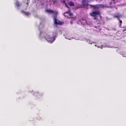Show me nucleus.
<instances>
[{
    "label": "nucleus",
    "mask_w": 126,
    "mask_h": 126,
    "mask_svg": "<svg viewBox=\"0 0 126 126\" xmlns=\"http://www.w3.org/2000/svg\"><path fill=\"white\" fill-rule=\"evenodd\" d=\"M46 12L48 13H53L54 15L53 17V19L54 20V23L56 25L58 24L59 25H62L63 23V22H61L59 20H58L57 19V16L58 14V13L56 11H54L52 10H46Z\"/></svg>",
    "instance_id": "f257e3e1"
},
{
    "label": "nucleus",
    "mask_w": 126,
    "mask_h": 126,
    "mask_svg": "<svg viewBox=\"0 0 126 126\" xmlns=\"http://www.w3.org/2000/svg\"><path fill=\"white\" fill-rule=\"evenodd\" d=\"M43 35V37L48 42H50V43H52L54 42L55 40L54 37H52L45 33H44Z\"/></svg>",
    "instance_id": "f03ea898"
},
{
    "label": "nucleus",
    "mask_w": 126,
    "mask_h": 126,
    "mask_svg": "<svg viewBox=\"0 0 126 126\" xmlns=\"http://www.w3.org/2000/svg\"><path fill=\"white\" fill-rule=\"evenodd\" d=\"M69 14V16H72L73 15V14L70 12H65L64 13V16L65 17H67L69 18H71L72 21L76 19L75 17H69L65 15V14Z\"/></svg>",
    "instance_id": "7ed1b4c3"
},
{
    "label": "nucleus",
    "mask_w": 126,
    "mask_h": 126,
    "mask_svg": "<svg viewBox=\"0 0 126 126\" xmlns=\"http://www.w3.org/2000/svg\"><path fill=\"white\" fill-rule=\"evenodd\" d=\"M100 14V12L99 11L92 12L90 14L91 16L94 17L96 16L97 15H98Z\"/></svg>",
    "instance_id": "20e7f679"
},
{
    "label": "nucleus",
    "mask_w": 126,
    "mask_h": 126,
    "mask_svg": "<svg viewBox=\"0 0 126 126\" xmlns=\"http://www.w3.org/2000/svg\"><path fill=\"white\" fill-rule=\"evenodd\" d=\"M89 5L91 7H93L94 9H98L99 7L98 5H92L89 4Z\"/></svg>",
    "instance_id": "39448f33"
},
{
    "label": "nucleus",
    "mask_w": 126,
    "mask_h": 126,
    "mask_svg": "<svg viewBox=\"0 0 126 126\" xmlns=\"http://www.w3.org/2000/svg\"><path fill=\"white\" fill-rule=\"evenodd\" d=\"M16 4L17 6V7H20L21 5V4L20 2L18 1H17L16 2Z\"/></svg>",
    "instance_id": "423d86ee"
},
{
    "label": "nucleus",
    "mask_w": 126,
    "mask_h": 126,
    "mask_svg": "<svg viewBox=\"0 0 126 126\" xmlns=\"http://www.w3.org/2000/svg\"><path fill=\"white\" fill-rule=\"evenodd\" d=\"M68 4L70 6H74V3L72 1L69 2Z\"/></svg>",
    "instance_id": "0eeeda50"
},
{
    "label": "nucleus",
    "mask_w": 126,
    "mask_h": 126,
    "mask_svg": "<svg viewBox=\"0 0 126 126\" xmlns=\"http://www.w3.org/2000/svg\"><path fill=\"white\" fill-rule=\"evenodd\" d=\"M83 4L84 5L86 6H88V5H89L87 2L85 1H84V2H83Z\"/></svg>",
    "instance_id": "6e6552de"
},
{
    "label": "nucleus",
    "mask_w": 126,
    "mask_h": 126,
    "mask_svg": "<svg viewBox=\"0 0 126 126\" xmlns=\"http://www.w3.org/2000/svg\"><path fill=\"white\" fill-rule=\"evenodd\" d=\"M24 14L28 16L30 15V13L28 12H25Z\"/></svg>",
    "instance_id": "1a4fd4ad"
},
{
    "label": "nucleus",
    "mask_w": 126,
    "mask_h": 126,
    "mask_svg": "<svg viewBox=\"0 0 126 126\" xmlns=\"http://www.w3.org/2000/svg\"><path fill=\"white\" fill-rule=\"evenodd\" d=\"M29 1L30 0H27V2L26 3V4H27V7L29 5Z\"/></svg>",
    "instance_id": "9d476101"
},
{
    "label": "nucleus",
    "mask_w": 126,
    "mask_h": 126,
    "mask_svg": "<svg viewBox=\"0 0 126 126\" xmlns=\"http://www.w3.org/2000/svg\"><path fill=\"white\" fill-rule=\"evenodd\" d=\"M120 16H119V15H115L114 16V17H116V18H119V17H120Z\"/></svg>",
    "instance_id": "9b49d317"
},
{
    "label": "nucleus",
    "mask_w": 126,
    "mask_h": 126,
    "mask_svg": "<svg viewBox=\"0 0 126 126\" xmlns=\"http://www.w3.org/2000/svg\"><path fill=\"white\" fill-rule=\"evenodd\" d=\"M114 3H115L117 2V0H112Z\"/></svg>",
    "instance_id": "f8f14e48"
},
{
    "label": "nucleus",
    "mask_w": 126,
    "mask_h": 126,
    "mask_svg": "<svg viewBox=\"0 0 126 126\" xmlns=\"http://www.w3.org/2000/svg\"><path fill=\"white\" fill-rule=\"evenodd\" d=\"M26 12L25 11H23V10H22L21 11V13H23V14H24Z\"/></svg>",
    "instance_id": "ddd939ff"
},
{
    "label": "nucleus",
    "mask_w": 126,
    "mask_h": 126,
    "mask_svg": "<svg viewBox=\"0 0 126 126\" xmlns=\"http://www.w3.org/2000/svg\"><path fill=\"white\" fill-rule=\"evenodd\" d=\"M119 19L120 21V25H121V23H122V20H120V19Z\"/></svg>",
    "instance_id": "4468645a"
},
{
    "label": "nucleus",
    "mask_w": 126,
    "mask_h": 126,
    "mask_svg": "<svg viewBox=\"0 0 126 126\" xmlns=\"http://www.w3.org/2000/svg\"><path fill=\"white\" fill-rule=\"evenodd\" d=\"M61 2L63 3H65V1L64 0H63V1H62Z\"/></svg>",
    "instance_id": "2eb2a0df"
},
{
    "label": "nucleus",
    "mask_w": 126,
    "mask_h": 126,
    "mask_svg": "<svg viewBox=\"0 0 126 126\" xmlns=\"http://www.w3.org/2000/svg\"><path fill=\"white\" fill-rule=\"evenodd\" d=\"M42 32H41L40 33V35H41V34H42Z\"/></svg>",
    "instance_id": "dca6fc26"
},
{
    "label": "nucleus",
    "mask_w": 126,
    "mask_h": 126,
    "mask_svg": "<svg viewBox=\"0 0 126 126\" xmlns=\"http://www.w3.org/2000/svg\"><path fill=\"white\" fill-rule=\"evenodd\" d=\"M70 22L71 23V24H72V21H70Z\"/></svg>",
    "instance_id": "f3484780"
},
{
    "label": "nucleus",
    "mask_w": 126,
    "mask_h": 126,
    "mask_svg": "<svg viewBox=\"0 0 126 126\" xmlns=\"http://www.w3.org/2000/svg\"><path fill=\"white\" fill-rule=\"evenodd\" d=\"M84 21H85V22H86V21L85 20H84Z\"/></svg>",
    "instance_id": "a211bd4d"
},
{
    "label": "nucleus",
    "mask_w": 126,
    "mask_h": 126,
    "mask_svg": "<svg viewBox=\"0 0 126 126\" xmlns=\"http://www.w3.org/2000/svg\"><path fill=\"white\" fill-rule=\"evenodd\" d=\"M111 4V3H110V4Z\"/></svg>",
    "instance_id": "6ab92c4d"
}]
</instances>
